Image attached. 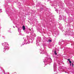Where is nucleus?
Masks as SVG:
<instances>
[{
	"label": "nucleus",
	"instance_id": "3",
	"mask_svg": "<svg viewBox=\"0 0 74 74\" xmlns=\"http://www.w3.org/2000/svg\"><path fill=\"white\" fill-rule=\"evenodd\" d=\"M48 41L49 42H52V40H48Z\"/></svg>",
	"mask_w": 74,
	"mask_h": 74
},
{
	"label": "nucleus",
	"instance_id": "4",
	"mask_svg": "<svg viewBox=\"0 0 74 74\" xmlns=\"http://www.w3.org/2000/svg\"><path fill=\"white\" fill-rule=\"evenodd\" d=\"M68 61H70V59H68Z\"/></svg>",
	"mask_w": 74,
	"mask_h": 74
},
{
	"label": "nucleus",
	"instance_id": "7",
	"mask_svg": "<svg viewBox=\"0 0 74 74\" xmlns=\"http://www.w3.org/2000/svg\"><path fill=\"white\" fill-rule=\"evenodd\" d=\"M70 66H71V63H70Z\"/></svg>",
	"mask_w": 74,
	"mask_h": 74
},
{
	"label": "nucleus",
	"instance_id": "1",
	"mask_svg": "<svg viewBox=\"0 0 74 74\" xmlns=\"http://www.w3.org/2000/svg\"><path fill=\"white\" fill-rule=\"evenodd\" d=\"M23 30H25V26H24V25L23 26Z\"/></svg>",
	"mask_w": 74,
	"mask_h": 74
},
{
	"label": "nucleus",
	"instance_id": "5",
	"mask_svg": "<svg viewBox=\"0 0 74 74\" xmlns=\"http://www.w3.org/2000/svg\"><path fill=\"white\" fill-rule=\"evenodd\" d=\"M69 63H71V61H69Z\"/></svg>",
	"mask_w": 74,
	"mask_h": 74
},
{
	"label": "nucleus",
	"instance_id": "2",
	"mask_svg": "<svg viewBox=\"0 0 74 74\" xmlns=\"http://www.w3.org/2000/svg\"><path fill=\"white\" fill-rule=\"evenodd\" d=\"M54 54L56 55H57V53H56V50H55L54 51Z\"/></svg>",
	"mask_w": 74,
	"mask_h": 74
},
{
	"label": "nucleus",
	"instance_id": "6",
	"mask_svg": "<svg viewBox=\"0 0 74 74\" xmlns=\"http://www.w3.org/2000/svg\"><path fill=\"white\" fill-rule=\"evenodd\" d=\"M72 66L73 67V66H74V64H73V63H72Z\"/></svg>",
	"mask_w": 74,
	"mask_h": 74
},
{
	"label": "nucleus",
	"instance_id": "8",
	"mask_svg": "<svg viewBox=\"0 0 74 74\" xmlns=\"http://www.w3.org/2000/svg\"><path fill=\"white\" fill-rule=\"evenodd\" d=\"M29 30H30V31H31V29H29Z\"/></svg>",
	"mask_w": 74,
	"mask_h": 74
}]
</instances>
